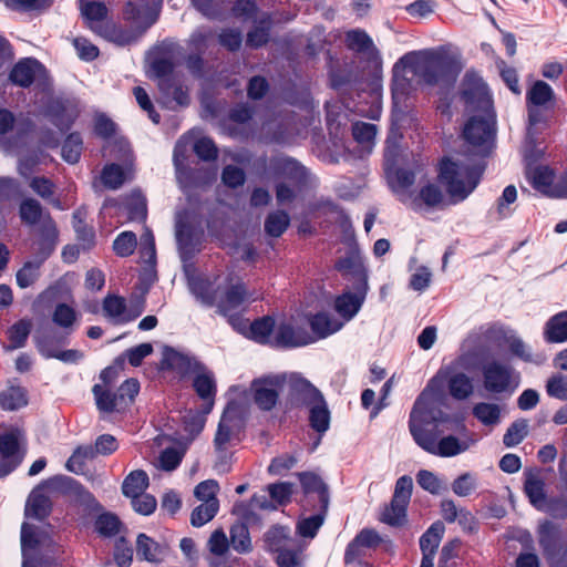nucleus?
<instances>
[{"mask_svg": "<svg viewBox=\"0 0 567 567\" xmlns=\"http://www.w3.org/2000/svg\"><path fill=\"white\" fill-rule=\"evenodd\" d=\"M462 99L466 103L482 102V109L486 112V115L470 117L464 125L463 137L470 145L480 147L483 155H487L494 146L496 120L495 114L489 112L492 100L486 85L474 72H466L465 74Z\"/></svg>", "mask_w": 567, "mask_h": 567, "instance_id": "obj_1", "label": "nucleus"}, {"mask_svg": "<svg viewBox=\"0 0 567 567\" xmlns=\"http://www.w3.org/2000/svg\"><path fill=\"white\" fill-rule=\"evenodd\" d=\"M415 52V76L429 86L450 90L457 81L463 65L458 56L444 49H427Z\"/></svg>", "mask_w": 567, "mask_h": 567, "instance_id": "obj_2", "label": "nucleus"}, {"mask_svg": "<svg viewBox=\"0 0 567 567\" xmlns=\"http://www.w3.org/2000/svg\"><path fill=\"white\" fill-rule=\"evenodd\" d=\"M437 183L442 185L453 204L465 200L478 186L485 164L465 165L449 156L437 163Z\"/></svg>", "mask_w": 567, "mask_h": 567, "instance_id": "obj_3", "label": "nucleus"}, {"mask_svg": "<svg viewBox=\"0 0 567 567\" xmlns=\"http://www.w3.org/2000/svg\"><path fill=\"white\" fill-rule=\"evenodd\" d=\"M450 421L440 406L439 401L427 390H423L416 398L409 417V430L415 442L437 431L439 426Z\"/></svg>", "mask_w": 567, "mask_h": 567, "instance_id": "obj_4", "label": "nucleus"}, {"mask_svg": "<svg viewBox=\"0 0 567 567\" xmlns=\"http://www.w3.org/2000/svg\"><path fill=\"white\" fill-rule=\"evenodd\" d=\"M249 297L247 286L241 280L227 285L224 291L216 297L215 307L217 312L227 318L228 323L238 331H240V324L243 323L238 310L244 308Z\"/></svg>", "mask_w": 567, "mask_h": 567, "instance_id": "obj_5", "label": "nucleus"}, {"mask_svg": "<svg viewBox=\"0 0 567 567\" xmlns=\"http://www.w3.org/2000/svg\"><path fill=\"white\" fill-rule=\"evenodd\" d=\"M245 429V417L240 404L229 401L219 419L214 437V446L217 452H224L226 445L237 437Z\"/></svg>", "mask_w": 567, "mask_h": 567, "instance_id": "obj_6", "label": "nucleus"}, {"mask_svg": "<svg viewBox=\"0 0 567 567\" xmlns=\"http://www.w3.org/2000/svg\"><path fill=\"white\" fill-rule=\"evenodd\" d=\"M526 105L529 125L547 122L544 111L555 106V92L545 81L537 80L526 92Z\"/></svg>", "mask_w": 567, "mask_h": 567, "instance_id": "obj_7", "label": "nucleus"}, {"mask_svg": "<svg viewBox=\"0 0 567 567\" xmlns=\"http://www.w3.org/2000/svg\"><path fill=\"white\" fill-rule=\"evenodd\" d=\"M483 386L489 393H513L518 385L511 365L492 360L482 367Z\"/></svg>", "mask_w": 567, "mask_h": 567, "instance_id": "obj_8", "label": "nucleus"}, {"mask_svg": "<svg viewBox=\"0 0 567 567\" xmlns=\"http://www.w3.org/2000/svg\"><path fill=\"white\" fill-rule=\"evenodd\" d=\"M414 59L415 52H408L392 68L391 95L394 105L404 104L412 92V78L408 76L406 71H410L415 76L416 66Z\"/></svg>", "mask_w": 567, "mask_h": 567, "instance_id": "obj_9", "label": "nucleus"}, {"mask_svg": "<svg viewBox=\"0 0 567 567\" xmlns=\"http://www.w3.org/2000/svg\"><path fill=\"white\" fill-rule=\"evenodd\" d=\"M287 386L286 411L307 409L323 395L309 380L296 373L290 375Z\"/></svg>", "mask_w": 567, "mask_h": 567, "instance_id": "obj_10", "label": "nucleus"}, {"mask_svg": "<svg viewBox=\"0 0 567 567\" xmlns=\"http://www.w3.org/2000/svg\"><path fill=\"white\" fill-rule=\"evenodd\" d=\"M158 19L156 12H148L145 24L142 28L133 29L121 25L113 21H105L97 28V33L105 40L120 47L131 45L142 37V34L153 25Z\"/></svg>", "mask_w": 567, "mask_h": 567, "instance_id": "obj_11", "label": "nucleus"}, {"mask_svg": "<svg viewBox=\"0 0 567 567\" xmlns=\"http://www.w3.org/2000/svg\"><path fill=\"white\" fill-rule=\"evenodd\" d=\"M282 382L279 377H265L251 382L252 400L260 411L269 412L276 408Z\"/></svg>", "mask_w": 567, "mask_h": 567, "instance_id": "obj_12", "label": "nucleus"}, {"mask_svg": "<svg viewBox=\"0 0 567 567\" xmlns=\"http://www.w3.org/2000/svg\"><path fill=\"white\" fill-rule=\"evenodd\" d=\"M539 547L548 559H554L565 550L563 530L560 525L546 519L539 524L537 529Z\"/></svg>", "mask_w": 567, "mask_h": 567, "instance_id": "obj_13", "label": "nucleus"}, {"mask_svg": "<svg viewBox=\"0 0 567 567\" xmlns=\"http://www.w3.org/2000/svg\"><path fill=\"white\" fill-rule=\"evenodd\" d=\"M59 243V229L55 220L50 212H47L43 223H41L38 230V239L35 241V256L34 259L45 262L51 255L55 251Z\"/></svg>", "mask_w": 567, "mask_h": 567, "instance_id": "obj_14", "label": "nucleus"}, {"mask_svg": "<svg viewBox=\"0 0 567 567\" xmlns=\"http://www.w3.org/2000/svg\"><path fill=\"white\" fill-rule=\"evenodd\" d=\"M352 290H346L334 298L333 308L346 321L351 320L360 311L367 298L369 286H352Z\"/></svg>", "mask_w": 567, "mask_h": 567, "instance_id": "obj_15", "label": "nucleus"}, {"mask_svg": "<svg viewBox=\"0 0 567 567\" xmlns=\"http://www.w3.org/2000/svg\"><path fill=\"white\" fill-rule=\"evenodd\" d=\"M441 433L437 431L415 443L425 452L441 457L455 456L465 451L466 446H462L460 440L454 435H447L437 441Z\"/></svg>", "mask_w": 567, "mask_h": 567, "instance_id": "obj_16", "label": "nucleus"}, {"mask_svg": "<svg viewBox=\"0 0 567 567\" xmlns=\"http://www.w3.org/2000/svg\"><path fill=\"white\" fill-rule=\"evenodd\" d=\"M334 269L339 271L343 278L350 280L352 286H369L368 270L360 255L355 251L351 250L344 257L337 259Z\"/></svg>", "mask_w": 567, "mask_h": 567, "instance_id": "obj_17", "label": "nucleus"}, {"mask_svg": "<svg viewBox=\"0 0 567 567\" xmlns=\"http://www.w3.org/2000/svg\"><path fill=\"white\" fill-rule=\"evenodd\" d=\"M315 342V338L303 328H295L289 322H281L274 339L272 347L292 349L308 346Z\"/></svg>", "mask_w": 567, "mask_h": 567, "instance_id": "obj_18", "label": "nucleus"}, {"mask_svg": "<svg viewBox=\"0 0 567 567\" xmlns=\"http://www.w3.org/2000/svg\"><path fill=\"white\" fill-rule=\"evenodd\" d=\"M21 436L22 433L19 429H11L0 434V456L10 473L23 461L24 454L20 452Z\"/></svg>", "mask_w": 567, "mask_h": 567, "instance_id": "obj_19", "label": "nucleus"}, {"mask_svg": "<svg viewBox=\"0 0 567 567\" xmlns=\"http://www.w3.org/2000/svg\"><path fill=\"white\" fill-rule=\"evenodd\" d=\"M192 385L198 398L203 400L204 414H209L214 409L217 393V384L213 373L199 371L194 377Z\"/></svg>", "mask_w": 567, "mask_h": 567, "instance_id": "obj_20", "label": "nucleus"}, {"mask_svg": "<svg viewBox=\"0 0 567 567\" xmlns=\"http://www.w3.org/2000/svg\"><path fill=\"white\" fill-rule=\"evenodd\" d=\"M272 25L274 20L269 12L262 13L257 20L255 19L252 28L246 34V45L252 50L267 45L271 39Z\"/></svg>", "mask_w": 567, "mask_h": 567, "instance_id": "obj_21", "label": "nucleus"}, {"mask_svg": "<svg viewBox=\"0 0 567 567\" xmlns=\"http://www.w3.org/2000/svg\"><path fill=\"white\" fill-rule=\"evenodd\" d=\"M163 363L167 369L175 370L183 375L205 370V365L196 358L179 352L173 348H168L164 352Z\"/></svg>", "mask_w": 567, "mask_h": 567, "instance_id": "obj_22", "label": "nucleus"}, {"mask_svg": "<svg viewBox=\"0 0 567 567\" xmlns=\"http://www.w3.org/2000/svg\"><path fill=\"white\" fill-rule=\"evenodd\" d=\"M42 64L34 58H24L19 60L9 73V80L12 84L20 87H29L35 80L38 70Z\"/></svg>", "mask_w": 567, "mask_h": 567, "instance_id": "obj_23", "label": "nucleus"}, {"mask_svg": "<svg viewBox=\"0 0 567 567\" xmlns=\"http://www.w3.org/2000/svg\"><path fill=\"white\" fill-rule=\"evenodd\" d=\"M70 331L58 333L54 331L38 332L34 337V346L44 359H53L61 346L69 343Z\"/></svg>", "mask_w": 567, "mask_h": 567, "instance_id": "obj_24", "label": "nucleus"}, {"mask_svg": "<svg viewBox=\"0 0 567 567\" xmlns=\"http://www.w3.org/2000/svg\"><path fill=\"white\" fill-rule=\"evenodd\" d=\"M305 494L317 493L320 507L328 512L330 496L328 485L316 473L300 472L297 474Z\"/></svg>", "mask_w": 567, "mask_h": 567, "instance_id": "obj_25", "label": "nucleus"}, {"mask_svg": "<svg viewBox=\"0 0 567 567\" xmlns=\"http://www.w3.org/2000/svg\"><path fill=\"white\" fill-rule=\"evenodd\" d=\"M308 322L313 333L315 342L324 339L342 328V323L332 319L329 313L320 311L308 316Z\"/></svg>", "mask_w": 567, "mask_h": 567, "instance_id": "obj_26", "label": "nucleus"}, {"mask_svg": "<svg viewBox=\"0 0 567 567\" xmlns=\"http://www.w3.org/2000/svg\"><path fill=\"white\" fill-rule=\"evenodd\" d=\"M275 327L276 320L272 316L257 318L250 323L247 337L259 344L272 347L271 334Z\"/></svg>", "mask_w": 567, "mask_h": 567, "instance_id": "obj_27", "label": "nucleus"}, {"mask_svg": "<svg viewBox=\"0 0 567 567\" xmlns=\"http://www.w3.org/2000/svg\"><path fill=\"white\" fill-rule=\"evenodd\" d=\"M92 393L96 409L100 413L111 414L123 411L120 405L117 393L113 392L111 388L96 383L92 386Z\"/></svg>", "mask_w": 567, "mask_h": 567, "instance_id": "obj_28", "label": "nucleus"}, {"mask_svg": "<svg viewBox=\"0 0 567 567\" xmlns=\"http://www.w3.org/2000/svg\"><path fill=\"white\" fill-rule=\"evenodd\" d=\"M309 411V425L319 434H324L330 427V411L324 396L307 408Z\"/></svg>", "mask_w": 567, "mask_h": 567, "instance_id": "obj_29", "label": "nucleus"}, {"mask_svg": "<svg viewBox=\"0 0 567 567\" xmlns=\"http://www.w3.org/2000/svg\"><path fill=\"white\" fill-rule=\"evenodd\" d=\"M524 492L528 497L530 504L536 508H540V505L546 499L545 482L539 476L538 472L528 470L525 472Z\"/></svg>", "mask_w": 567, "mask_h": 567, "instance_id": "obj_30", "label": "nucleus"}, {"mask_svg": "<svg viewBox=\"0 0 567 567\" xmlns=\"http://www.w3.org/2000/svg\"><path fill=\"white\" fill-rule=\"evenodd\" d=\"M344 43L348 50L355 53L378 54L372 38L362 29H352L346 32Z\"/></svg>", "mask_w": 567, "mask_h": 567, "instance_id": "obj_31", "label": "nucleus"}, {"mask_svg": "<svg viewBox=\"0 0 567 567\" xmlns=\"http://www.w3.org/2000/svg\"><path fill=\"white\" fill-rule=\"evenodd\" d=\"M47 212L41 203L32 197L23 198L19 204V217L28 226H40L45 218Z\"/></svg>", "mask_w": 567, "mask_h": 567, "instance_id": "obj_32", "label": "nucleus"}, {"mask_svg": "<svg viewBox=\"0 0 567 567\" xmlns=\"http://www.w3.org/2000/svg\"><path fill=\"white\" fill-rule=\"evenodd\" d=\"M29 403L28 391L20 385H10L0 392V409L18 411Z\"/></svg>", "mask_w": 567, "mask_h": 567, "instance_id": "obj_33", "label": "nucleus"}, {"mask_svg": "<svg viewBox=\"0 0 567 567\" xmlns=\"http://www.w3.org/2000/svg\"><path fill=\"white\" fill-rule=\"evenodd\" d=\"M176 241L184 259L193 257L199 251L196 233L189 224L181 223L177 225Z\"/></svg>", "mask_w": 567, "mask_h": 567, "instance_id": "obj_34", "label": "nucleus"}, {"mask_svg": "<svg viewBox=\"0 0 567 567\" xmlns=\"http://www.w3.org/2000/svg\"><path fill=\"white\" fill-rule=\"evenodd\" d=\"M544 339L547 342L560 343L567 341V311L553 316L545 324Z\"/></svg>", "mask_w": 567, "mask_h": 567, "instance_id": "obj_35", "label": "nucleus"}, {"mask_svg": "<svg viewBox=\"0 0 567 567\" xmlns=\"http://www.w3.org/2000/svg\"><path fill=\"white\" fill-rule=\"evenodd\" d=\"M152 71L159 80L158 87L161 91L168 93L174 82L175 64L171 59L156 58L151 63Z\"/></svg>", "mask_w": 567, "mask_h": 567, "instance_id": "obj_36", "label": "nucleus"}, {"mask_svg": "<svg viewBox=\"0 0 567 567\" xmlns=\"http://www.w3.org/2000/svg\"><path fill=\"white\" fill-rule=\"evenodd\" d=\"M190 292L194 297L206 307H214L216 303V297L218 289H214L213 284L209 279L197 277L194 278L189 284Z\"/></svg>", "mask_w": 567, "mask_h": 567, "instance_id": "obj_37", "label": "nucleus"}, {"mask_svg": "<svg viewBox=\"0 0 567 567\" xmlns=\"http://www.w3.org/2000/svg\"><path fill=\"white\" fill-rule=\"evenodd\" d=\"M52 513L51 499L41 493H32L25 506V516L38 520L47 519Z\"/></svg>", "mask_w": 567, "mask_h": 567, "instance_id": "obj_38", "label": "nucleus"}, {"mask_svg": "<svg viewBox=\"0 0 567 567\" xmlns=\"http://www.w3.org/2000/svg\"><path fill=\"white\" fill-rule=\"evenodd\" d=\"M445 526L441 520L434 522L420 537L422 554L436 555L440 543L444 536Z\"/></svg>", "mask_w": 567, "mask_h": 567, "instance_id": "obj_39", "label": "nucleus"}, {"mask_svg": "<svg viewBox=\"0 0 567 567\" xmlns=\"http://www.w3.org/2000/svg\"><path fill=\"white\" fill-rule=\"evenodd\" d=\"M150 481L145 471H132L122 483V493L130 498H136L148 487Z\"/></svg>", "mask_w": 567, "mask_h": 567, "instance_id": "obj_40", "label": "nucleus"}, {"mask_svg": "<svg viewBox=\"0 0 567 567\" xmlns=\"http://www.w3.org/2000/svg\"><path fill=\"white\" fill-rule=\"evenodd\" d=\"M41 260H27L16 274L17 286L21 289L33 286L41 277Z\"/></svg>", "mask_w": 567, "mask_h": 567, "instance_id": "obj_41", "label": "nucleus"}, {"mask_svg": "<svg viewBox=\"0 0 567 567\" xmlns=\"http://www.w3.org/2000/svg\"><path fill=\"white\" fill-rule=\"evenodd\" d=\"M530 184L534 189L547 197H551V190L555 182V172L549 166H537L530 176Z\"/></svg>", "mask_w": 567, "mask_h": 567, "instance_id": "obj_42", "label": "nucleus"}, {"mask_svg": "<svg viewBox=\"0 0 567 567\" xmlns=\"http://www.w3.org/2000/svg\"><path fill=\"white\" fill-rule=\"evenodd\" d=\"M449 393L455 400H466L474 391L472 379L464 372L453 374L447 381Z\"/></svg>", "mask_w": 567, "mask_h": 567, "instance_id": "obj_43", "label": "nucleus"}, {"mask_svg": "<svg viewBox=\"0 0 567 567\" xmlns=\"http://www.w3.org/2000/svg\"><path fill=\"white\" fill-rule=\"evenodd\" d=\"M32 330V321L28 318H22L14 322L8 330V338L10 346L8 350L19 349L25 346L29 334Z\"/></svg>", "mask_w": 567, "mask_h": 567, "instance_id": "obj_44", "label": "nucleus"}, {"mask_svg": "<svg viewBox=\"0 0 567 567\" xmlns=\"http://www.w3.org/2000/svg\"><path fill=\"white\" fill-rule=\"evenodd\" d=\"M408 503L392 498L390 504L384 508L380 520L392 527H401L406 522Z\"/></svg>", "mask_w": 567, "mask_h": 567, "instance_id": "obj_45", "label": "nucleus"}, {"mask_svg": "<svg viewBox=\"0 0 567 567\" xmlns=\"http://www.w3.org/2000/svg\"><path fill=\"white\" fill-rule=\"evenodd\" d=\"M83 151V138L79 132L66 135L61 148L62 158L69 164L79 163Z\"/></svg>", "mask_w": 567, "mask_h": 567, "instance_id": "obj_46", "label": "nucleus"}, {"mask_svg": "<svg viewBox=\"0 0 567 567\" xmlns=\"http://www.w3.org/2000/svg\"><path fill=\"white\" fill-rule=\"evenodd\" d=\"M229 534V546H231L235 551L244 554L251 550L249 529L245 523L234 524L230 527Z\"/></svg>", "mask_w": 567, "mask_h": 567, "instance_id": "obj_47", "label": "nucleus"}, {"mask_svg": "<svg viewBox=\"0 0 567 567\" xmlns=\"http://www.w3.org/2000/svg\"><path fill=\"white\" fill-rule=\"evenodd\" d=\"M290 217L285 210H276L268 214L265 219V231L268 236L278 238L289 227Z\"/></svg>", "mask_w": 567, "mask_h": 567, "instance_id": "obj_48", "label": "nucleus"}, {"mask_svg": "<svg viewBox=\"0 0 567 567\" xmlns=\"http://www.w3.org/2000/svg\"><path fill=\"white\" fill-rule=\"evenodd\" d=\"M290 539V529L287 526L274 525L265 534V543L272 553L286 549Z\"/></svg>", "mask_w": 567, "mask_h": 567, "instance_id": "obj_49", "label": "nucleus"}, {"mask_svg": "<svg viewBox=\"0 0 567 567\" xmlns=\"http://www.w3.org/2000/svg\"><path fill=\"white\" fill-rule=\"evenodd\" d=\"M136 554L138 558L150 563L159 560L162 549L158 543L144 533L138 534L136 539Z\"/></svg>", "mask_w": 567, "mask_h": 567, "instance_id": "obj_50", "label": "nucleus"}, {"mask_svg": "<svg viewBox=\"0 0 567 567\" xmlns=\"http://www.w3.org/2000/svg\"><path fill=\"white\" fill-rule=\"evenodd\" d=\"M48 116L51 123L59 128L61 133L68 132L76 120V114L69 113L62 103H56L49 107Z\"/></svg>", "mask_w": 567, "mask_h": 567, "instance_id": "obj_51", "label": "nucleus"}, {"mask_svg": "<svg viewBox=\"0 0 567 567\" xmlns=\"http://www.w3.org/2000/svg\"><path fill=\"white\" fill-rule=\"evenodd\" d=\"M121 526L122 522L120 518L111 512L100 514L94 522L96 533L103 537L115 536L120 532Z\"/></svg>", "mask_w": 567, "mask_h": 567, "instance_id": "obj_52", "label": "nucleus"}, {"mask_svg": "<svg viewBox=\"0 0 567 567\" xmlns=\"http://www.w3.org/2000/svg\"><path fill=\"white\" fill-rule=\"evenodd\" d=\"M96 455L95 447L92 445L78 446L66 461L65 466L68 471L79 474L83 471L85 461L92 460Z\"/></svg>", "mask_w": 567, "mask_h": 567, "instance_id": "obj_53", "label": "nucleus"}, {"mask_svg": "<svg viewBox=\"0 0 567 567\" xmlns=\"http://www.w3.org/2000/svg\"><path fill=\"white\" fill-rule=\"evenodd\" d=\"M472 413L484 425H495L501 420V409L495 403L478 402L473 406Z\"/></svg>", "mask_w": 567, "mask_h": 567, "instance_id": "obj_54", "label": "nucleus"}, {"mask_svg": "<svg viewBox=\"0 0 567 567\" xmlns=\"http://www.w3.org/2000/svg\"><path fill=\"white\" fill-rule=\"evenodd\" d=\"M52 321L64 329V332L70 331L71 333L76 321V311L70 305L60 302L52 313Z\"/></svg>", "mask_w": 567, "mask_h": 567, "instance_id": "obj_55", "label": "nucleus"}, {"mask_svg": "<svg viewBox=\"0 0 567 567\" xmlns=\"http://www.w3.org/2000/svg\"><path fill=\"white\" fill-rule=\"evenodd\" d=\"M137 246V237L131 230L122 231L113 241V251L116 256L125 258L134 254Z\"/></svg>", "mask_w": 567, "mask_h": 567, "instance_id": "obj_56", "label": "nucleus"}, {"mask_svg": "<svg viewBox=\"0 0 567 567\" xmlns=\"http://www.w3.org/2000/svg\"><path fill=\"white\" fill-rule=\"evenodd\" d=\"M528 434V423L525 419L514 421L506 430L503 436V443L506 447L518 445Z\"/></svg>", "mask_w": 567, "mask_h": 567, "instance_id": "obj_57", "label": "nucleus"}, {"mask_svg": "<svg viewBox=\"0 0 567 567\" xmlns=\"http://www.w3.org/2000/svg\"><path fill=\"white\" fill-rule=\"evenodd\" d=\"M104 186L109 189H117L125 182V172L120 164H106L101 174Z\"/></svg>", "mask_w": 567, "mask_h": 567, "instance_id": "obj_58", "label": "nucleus"}, {"mask_svg": "<svg viewBox=\"0 0 567 567\" xmlns=\"http://www.w3.org/2000/svg\"><path fill=\"white\" fill-rule=\"evenodd\" d=\"M219 509V502H213L209 504L202 503L196 506L190 514V524L194 527H202L210 522Z\"/></svg>", "mask_w": 567, "mask_h": 567, "instance_id": "obj_59", "label": "nucleus"}, {"mask_svg": "<svg viewBox=\"0 0 567 567\" xmlns=\"http://www.w3.org/2000/svg\"><path fill=\"white\" fill-rule=\"evenodd\" d=\"M140 382L136 378L126 379L117 389L116 393L123 411L132 405L140 392Z\"/></svg>", "mask_w": 567, "mask_h": 567, "instance_id": "obj_60", "label": "nucleus"}, {"mask_svg": "<svg viewBox=\"0 0 567 567\" xmlns=\"http://www.w3.org/2000/svg\"><path fill=\"white\" fill-rule=\"evenodd\" d=\"M327 512L320 507L318 514L303 518L297 525L298 534L306 538H313L324 522Z\"/></svg>", "mask_w": 567, "mask_h": 567, "instance_id": "obj_61", "label": "nucleus"}, {"mask_svg": "<svg viewBox=\"0 0 567 567\" xmlns=\"http://www.w3.org/2000/svg\"><path fill=\"white\" fill-rule=\"evenodd\" d=\"M219 45L225 48L229 52H237L240 50L243 44V34L239 29L225 28L217 35Z\"/></svg>", "mask_w": 567, "mask_h": 567, "instance_id": "obj_62", "label": "nucleus"}, {"mask_svg": "<svg viewBox=\"0 0 567 567\" xmlns=\"http://www.w3.org/2000/svg\"><path fill=\"white\" fill-rule=\"evenodd\" d=\"M194 153L204 162H213L218 157V148L208 136H203L194 143Z\"/></svg>", "mask_w": 567, "mask_h": 567, "instance_id": "obj_63", "label": "nucleus"}, {"mask_svg": "<svg viewBox=\"0 0 567 567\" xmlns=\"http://www.w3.org/2000/svg\"><path fill=\"white\" fill-rule=\"evenodd\" d=\"M546 392L548 396L561 401L567 400V375L555 374L546 382Z\"/></svg>", "mask_w": 567, "mask_h": 567, "instance_id": "obj_64", "label": "nucleus"}]
</instances>
